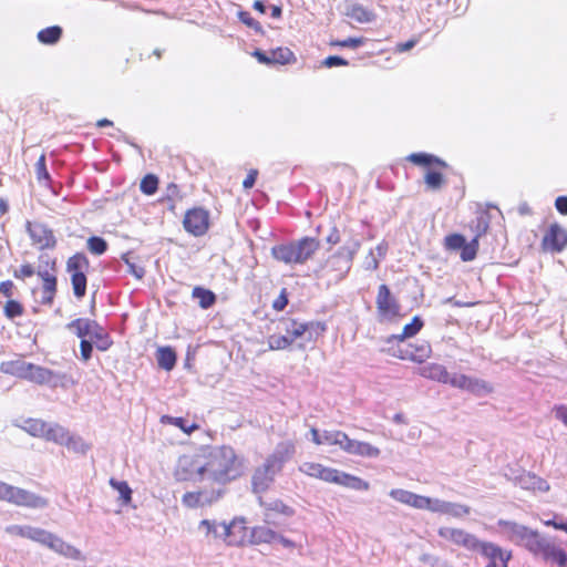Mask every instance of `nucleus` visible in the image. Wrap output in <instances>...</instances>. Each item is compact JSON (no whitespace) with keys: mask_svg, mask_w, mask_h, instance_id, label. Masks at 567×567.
Segmentation results:
<instances>
[{"mask_svg":"<svg viewBox=\"0 0 567 567\" xmlns=\"http://www.w3.org/2000/svg\"><path fill=\"white\" fill-rule=\"evenodd\" d=\"M281 473V470L275 466L269 461L265 460V462L258 466L251 476V487L255 493H264L270 488L275 478L278 474Z\"/></svg>","mask_w":567,"mask_h":567,"instance_id":"18","label":"nucleus"},{"mask_svg":"<svg viewBox=\"0 0 567 567\" xmlns=\"http://www.w3.org/2000/svg\"><path fill=\"white\" fill-rule=\"evenodd\" d=\"M161 422L164 424H172V425L181 429L185 434H188V435L199 429V425L197 423H188L183 417L163 415L161 417Z\"/></svg>","mask_w":567,"mask_h":567,"instance_id":"43","label":"nucleus"},{"mask_svg":"<svg viewBox=\"0 0 567 567\" xmlns=\"http://www.w3.org/2000/svg\"><path fill=\"white\" fill-rule=\"evenodd\" d=\"M279 535L268 526H255L250 529V542L255 544L272 543Z\"/></svg>","mask_w":567,"mask_h":567,"instance_id":"34","label":"nucleus"},{"mask_svg":"<svg viewBox=\"0 0 567 567\" xmlns=\"http://www.w3.org/2000/svg\"><path fill=\"white\" fill-rule=\"evenodd\" d=\"M265 509V522L267 524H275L276 517L282 515L290 517L295 515V509L290 505L286 504L282 499H274L268 503H261Z\"/></svg>","mask_w":567,"mask_h":567,"instance_id":"25","label":"nucleus"},{"mask_svg":"<svg viewBox=\"0 0 567 567\" xmlns=\"http://www.w3.org/2000/svg\"><path fill=\"white\" fill-rule=\"evenodd\" d=\"M48 268L47 269H39L35 271L38 277L41 279V282H47L51 280H56V261L55 259H51L47 262Z\"/></svg>","mask_w":567,"mask_h":567,"instance_id":"53","label":"nucleus"},{"mask_svg":"<svg viewBox=\"0 0 567 567\" xmlns=\"http://www.w3.org/2000/svg\"><path fill=\"white\" fill-rule=\"evenodd\" d=\"M440 537L470 550H476L478 539L461 528L440 527L437 530Z\"/></svg>","mask_w":567,"mask_h":567,"instance_id":"19","label":"nucleus"},{"mask_svg":"<svg viewBox=\"0 0 567 567\" xmlns=\"http://www.w3.org/2000/svg\"><path fill=\"white\" fill-rule=\"evenodd\" d=\"M41 545L54 550L55 553L71 559H81L82 553L74 546L65 543L56 535L45 530Z\"/></svg>","mask_w":567,"mask_h":567,"instance_id":"22","label":"nucleus"},{"mask_svg":"<svg viewBox=\"0 0 567 567\" xmlns=\"http://www.w3.org/2000/svg\"><path fill=\"white\" fill-rule=\"evenodd\" d=\"M419 374L425 379H430L440 383H447L449 371L440 363H430L419 369Z\"/></svg>","mask_w":567,"mask_h":567,"instance_id":"31","label":"nucleus"},{"mask_svg":"<svg viewBox=\"0 0 567 567\" xmlns=\"http://www.w3.org/2000/svg\"><path fill=\"white\" fill-rule=\"evenodd\" d=\"M174 477L177 482L203 483L206 477L203 449L194 455H182L175 466Z\"/></svg>","mask_w":567,"mask_h":567,"instance_id":"6","label":"nucleus"},{"mask_svg":"<svg viewBox=\"0 0 567 567\" xmlns=\"http://www.w3.org/2000/svg\"><path fill=\"white\" fill-rule=\"evenodd\" d=\"M205 473L219 485L236 480L243 473V460L231 446L203 447Z\"/></svg>","mask_w":567,"mask_h":567,"instance_id":"1","label":"nucleus"},{"mask_svg":"<svg viewBox=\"0 0 567 567\" xmlns=\"http://www.w3.org/2000/svg\"><path fill=\"white\" fill-rule=\"evenodd\" d=\"M250 529L244 518H235L228 525H224V539L230 546H240L248 540Z\"/></svg>","mask_w":567,"mask_h":567,"instance_id":"20","label":"nucleus"},{"mask_svg":"<svg viewBox=\"0 0 567 567\" xmlns=\"http://www.w3.org/2000/svg\"><path fill=\"white\" fill-rule=\"evenodd\" d=\"M497 524L509 542L524 547L527 551L539 534L536 529H532L511 520L501 519Z\"/></svg>","mask_w":567,"mask_h":567,"instance_id":"12","label":"nucleus"},{"mask_svg":"<svg viewBox=\"0 0 567 567\" xmlns=\"http://www.w3.org/2000/svg\"><path fill=\"white\" fill-rule=\"evenodd\" d=\"M270 55L272 64L286 65L297 61L295 53L289 48L279 47L270 50Z\"/></svg>","mask_w":567,"mask_h":567,"instance_id":"41","label":"nucleus"},{"mask_svg":"<svg viewBox=\"0 0 567 567\" xmlns=\"http://www.w3.org/2000/svg\"><path fill=\"white\" fill-rule=\"evenodd\" d=\"M31 369V363L24 360L17 359L1 363V371L6 374L13 375L19 379L27 380Z\"/></svg>","mask_w":567,"mask_h":567,"instance_id":"30","label":"nucleus"},{"mask_svg":"<svg viewBox=\"0 0 567 567\" xmlns=\"http://www.w3.org/2000/svg\"><path fill=\"white\" fill-rule=\"evenodd\" d=\"M158 188V178L154 174L145 175L140 184V189L143 194L151 196L157 192Z\"/></svg>","mask_w":567,"mask_h":567,"instance_id":"50","label":"nucleus"},{"mask_svg":"<svg viewBox=\"0 0 567 567\" xmlns=\"http://www.w3.org/2000/svg\"><path fill=\"white\" fill-rule=\"evenodd\" d=\"M296 445L292 441L279 442L275 451L266 460L282 471L285 464L293 457Z\"/></svg>","mask_w":567,"mask_h":567,"instance_id":"24","label":"nucleus"},{"mask_svg":"<svg viewBox=\"0 0 567 567\" xmlns=\"http://www.w3.org/2000/svg\"><path fill=\"white\" fill-rule=\"evenodd\" d=\"M534 557L557 567H567V551L540 533L528 550Z\"/></svg>","mask_w":567,"mask_h":567,"instance_id":"9","label":"nucleus"},{"mask_svg":"<svg viewBox=\"0 0 567 567\" xmlns=\"http://www.w3.org/2000/svg\"><path fill=\"white\" fill-rule=\"evenodd\" d=\"M390 496L405 505L417 509H427L431 512H447L452 505L440 499H432L427 496L414 494L410 491L395 488L390 492Z\"/></svg>","mask_w":567,"mask_h":567,"instance_id":"11","label":"nucleus"},{"mask_svg":"<svg viewBox=\"0 0 567 567\" xmlns=\"http://www.w3.org/2000/svg\"><path fill=\"white\" fill-rule=\"evenodd\" d=\"M21 429L33 437L44 439L49 423L41 419L29 417L23 421Z\"/></svg>","mask_w":567,"mask_h":567,"instance_id":"32","label":"nucleus"},{"mask_svg":"<svg viewBox=\"0 0 567 567\" xmlns=\"http://www.w3.org/2000/svg\"><path fill=\"white\" fill-rule=\"evenodd\" d=\"M360 249V243L352 239L341 246L326 261V268L329 272H333L337 279H342L350 270L354 256Z\"/></svg>","mask_w":567,"mask_h":567,"instance_id":"8","label":"nucleus"},{"mask_svg":"<svg viewBox=\"0 0 567 567\" xmlns=\"http://www.w3.org/2000/svg\"><path fill=\"white\" fill-rule=\"evenodd\" d=\"M346 453L364 457H378L381 452L377 446H373L369 442L349 439L346 446Z\"/></svg>","mask_w":567,"mask_h":567,"instance_id":"28","label":"nucleus"},{"mask_svg":"<svg viewBox=\"0 0 567 567\" xmlns=\"http://www.w3.org/2000/svg\"><path fill=\"white\" fill-rule=\"evenodd\" d=\"M156 359L159 368L171 371L176 364L177 355L173 348L161 347L156 351Z\"/></svg>","mask_w":567,"mask_h":567,"instance_id":"35","label":"nucleus"},{"mask_svg":"<svg viewBox=\"0 0 567 567\" xmlns=\"http://www.w3.org/2000/svg\"><path fill=\"white\" fill-rule=\"evenodd\" d=\"M471 229L474 233L473 239L480 241V238L483 237L489 229V215L487 212H480L476 218L470 225Z\"/></svg>","mask_w":567,"mask_h":567,"instance_id":"38","label":"nucleus"},{"mask_svg":"<svg viewBox=\"0 0 567 567\" xmlns=\"http://www.w3.org/2000/svg\"><path fill=\"white\" fill-rule=\"evenodd\" d=\"M313 324V322H299L291 319L289 326L286 328L287 336L288 338H291V342H293L312 328Z\"/></svg>","mask_w":567,"mask_h":567,"instance_id":"46","label":"nucleus"},{"mask_svg":"<svg viewBox=\"0 0 567 567\" xmlns=\"http://www.w3.org/2000/svg\"><path fill=\"white\" fill-rule=\"evenodd\" d=\"M321 64L326 68H333V66H347L349 65V61L338 56V55H330L326 58Z\"/></svg>","mask_w":567,"mask_h":567,"instance_id":"61","label":"nucleus"},{"mask_svg":"<svg viewBox=\"0 0 567 567\" xmlns=\"http://www.w3.org/2000/svg\"><path fill=\"white\" fill-rule=\"evenodd\" d=\"M291 338L285 336H270L268 338V347L270 350H282L291 344Z\"/></svg>","mask_w":567,"mask_h":567,"instance_id":"55","label":"nucleus"},{"mask_svg":"<svg viewBox=\"0 0 567 567\" xmlns=\"http://www.w3.org/2000/svg\"><path fill=\"white\" fill-rule=\"evenodd\" d=\"M299 471L308 477L323 481L330 484L341 485L355 491H368L370 484L361 477L324 466L321 463L308 461L299 466Z\"/></svg>","mask_w":567,"mask_h":567,"instance_id":"2","label":"nucleus"},{"mask_svg":"<svg viewBox=\"0 0 567 567\" xmlns=\"http://www.w3.org/2000/svg\"><path fill=\"white\" fill-rule=\"evenodd\" d=\"M406 161L426 169L424 174L426 189L437 192L445 186L444 171L449 168V164L442 158L429 153H412Z\"/></svg>","mask_w":567,"mask_h":567,"instance_id":"4","label":"nucleus"},{"mask_svg":"<svg viewBox=\"0 0 567 567\" xmlns=\"http://www.w3.org/2000/svg\"><path fill=\"white\" fill-rule=\"evenodd\" d=\"M17 506L42 508L48 506V499L27 489L13 486L10 502Z\"/></svg>","mask_w":567,"mask_h":567,"instance_id":"23","label":"nucleus"},{"mask_svg":"<svg viewBox=\"0 0 567 567\" xmlns=\"http://www.w3.org/2000/svg\"><path fill=\"white\" fill-rule=\"evenodd\" d=\"M349 435L339 430L323 431L322 442L326 445H338L342 451L346 452V446L349 442Z\"/></svg>","mask_w":567,"mask_h":567,"instance_id":"36","label":"nucleus"},{"mask_svg":"<svg viewBox=\"0 0 567 567\" xmlns=\"http://www.w3.org/2000/svg\"><path fill=\"white\" fill-rule=\"evenodd\" d=\"M542 246L545 250L561 251L567 246V231L559 224H551L543 237Z\"/></svg>","mask_w":567,"mask_h":567,"instance_id":"21","label":"nucleus"},{"mask_svg":"<svg viewBox=\"0 0 567 567\" xmlns=\"http://www.w3.org/2000/svg\"><path fill=\"white\" fill-rule=\"evenodd\" d=\"M93 346L90 341L83 339L80 343V352L83 361H87L92 355Z\"/></svg>","mask_w":567,"mask_h":567,"instance_id":"64","label":"nucleus"},{"mask_svg":"<svg viewBox=\"0 0 567 567\" xmlns=\"http://www.w3.org/2000/svg\"><path fill=\"white\" fill-rule=\"evenodd\" d=\"M423 320L419 316H415L410 323L403 327L401 333L391 336L389 338V341L395 340L398 342H403L405 339L412 338L415 334H417L423 328Z\"/></svg>","mask_w":567,"mask_h":567,"instance_id":"33","label":"nucleus"},{"mask_svg":"<svg viewBox=\"0 0 567 567\" xmlns=\"http://www.w3.org/2000/svg\"><path fill=\"white\" fill-rule=\"evenodd\" d=\"M87 249L93 255H102L107 250V243L99 236H92L86 241Z\"/></svg>","mask_w":567,"mask_h":567,"instance_id":"51","label":"nucleus"},{"mask_svg":"<svg viewBox=\"0 0 567 567\" xmlns=\"http://www.w3.org/2000/svg\"><path fill=\"white\" fill-rule=\"evenodd\" d=\"M467 391L476 396H481L493 393L494 386L486 380L472 377Z\"/></svg>","mask_w":567,"mask_h":567,"instance_id":"44","label":"nucleus"},{"mask_svg":"<svg viewBox=\"0 0 567 567\" xmlns=\"http://www.w3.org/2000/svg\"><path fill=\"white\" fill-rule=\"evenodd\" d=\"M364 43L363 38H348L341 41H337L334 44L342 48L355 49Z\"/></svg>","mask_w":567,"mask_h":567,"instance_id":"63","label":"nucleus"},{"mask_svg":"<svg viewBox=\"0 0 567 567\" xmlns=\"http://www.w3.org/2000/svg\"><path fill=\"white\" fill-rule=\"evenodd\" d=\"M478 246L480 244L476 239H472L470 243L465 241L464 246L461 248V259L463 261L474 260L477 255Z\"/></svg>","mask_w":567,"mask_h":567,"instance_id":"52","label":"nucleus"},{"mask_svg":"<svg viewBox=\"0 0 567 567\" xmlns=\"http://www.w3.org/2000/svg\"><path fill=\"white\" fill-rule=\"evenodd\" d=\"M288 305L287 289L284 288L279 296L272 302V309L276 311H282Z\"/></svg>","mask_w":567,"mask_h":567,"instance_id":"62","label":"nucleus"},{"mask_svg":"<svg viewBox=\"0 0 567 567\" xmlns=\"http://www.w3.org/2000/svg\"><path fill=\"white\" fill-rule=\"evenodd\" d=\"M465 241V237L461 234H450L444 239L445 247L450 250H461Z\"/></svg>","mask_w":567,"mask_h":567,"instance_id":"56","label":"nucleus"},{"mask_svg":"<svg viewBox=\"0 0 567 567\" xmlns=\"http://www.w3.org/2000/svg\"><path fill=\"white\" fill-rule=\"evenodd\" d=\"M209 224V213L202 207L190 208L184 215L183 226L188 234L195 237L205 235Z\"/></svg>","mask_w":567,"mask_h":567,"instance_id":"16","label":"nucleus"},{"mask_svg":"<svg viewBox=\"0 0 567 567\" xmlns=\"http://www.w3.org/2000/svg\"><path fill=\"white\" fill-rule=\"evenodd\" d=\"M65 268L70 276L73 295L82 299L86 295L89 258L83 252H76L68 258Z\"/></svg>","mask_w":567,"mask_h":567,"instance_id":"7","label":"nucleus"},{"mask_svg":"<svg viewBox=\"0 0 567 567\" xmlns=\"http://www.w3.org/2000/svg\"><path fill=\"white\" fill-rule=\"evenodd\" d=\"M32 246L39 250H53L56 248L58 240L54 231L44 223L28 220L25 223Z\"/></svg>","mask_w":567,"mask_h":567,"instance_id":"13","label":"nucleus"},{"mask_svg":"<svg viewBox=\"0 0 567 567\" xmlns=\"http://www.w3.org/2000/svg\"><path fill=\"white\" fill-rule=\"evenodd\" d=\"M16 292V285L12 280H4L0 282V293L7 298V300L13 299Z\"/></svg>","mask_w":567,"mask_h":567,"instance_id":"60","label":"nucleus"},{"mask_svg":"<svg viewBox=\"0 0 567 567\" xmlns=\"http://www.w3.org/2000/svg\"><path fill=\"white\" fill-rule=\"evenodd\" d=\"M69 328L74 330L75 334L82 340L91 334L93 328H99L97 323L90 319L78 318L69 323Z\"/></svg>","mask_w":567,"mask_h":567,"instance_id":"40","label":"nucleus"},{"mask_svg":"<svg viewBox=\"0 0 567 567\" xmlns=\"http://www.w3.org/2000/svg\"><path fill=\"white\" fill-rule=\"evenodd\" d=\"M37 181L45 186L49 185L50 174L47 169L45 154H41L34 165Z\"/></svg>","mask_w":567,"mask_h":567,"instance_id":"48","label":"nucleus"},{"mask_svg":"<svg viewBox=\"0 0 567 567\" xmlns=\"http://www.w3.org/2000/svg\"><path fill=\"white\" fill-rule=\"evenodd\" d=\"M58 292V279L41 282V305L52 306Z\"/></svg>","mask_w":567,"mask_h":567,"instance_id":"45","label":"nucleus"},{"mask_svg":"<svg viewBox=\"0 0 567 567\" xmlns=\"http://www.w3.org/2000/svg\"><path fill=\"white\" fill-rule=\"evenodd\" d=\"M375 307L382 320L391 321L401 317V305L385 284L378 288Z\"/></svg>","mask_w":567,"mask_h":567,"instance_id":"14","label":"nucleus"},{"mask_svg":"<svg viewBox=\"0 0 567 567\" xmlns=\"http://www.w3.org/2000/svg\"><path fill=\"white\" fill-rule=\"evenodd\" d=\"M24 311L25 309L23 303L16 299L7 300L3 305V315L9 320L23 316Z\"/></svg>","mask_w":567,"mask_h":567,"instance_id":"47","label":"nucleus"},{"mask_svg":"<svg viewBox=\"0 0 567 567\" xmlns=\"http://www.w3.org/2000/svg\"><path fill=\"white\" fill-rule=\"evenodd\" d=\"M35 275V269L31 264H23L18 269H14L13 277L19 280L31 278Z\"/></svg>","mask_w":567,"mask_h":567,"instance_id":"58","label":"nucleus"},{"mask_svg":"<svg viewBox=\"0 0 567 567\" xmlns=\"http://www.w3.org/2000/svg\"><path fill=\"white\" fill-rule=\"evenodd\" d=\"M110 485L116 489L120 494V498L124 504H128L132 501V489L125 481H116L115 478L110 480Z\"/></svg>","mask_w":567,"mask_h":567,"instance_id":"49","label":"nucleus"},{"mask_svg":"<svg viewBox=\"0 0 567 567\" xmlns=\"http://www.w3.org/2000/svg\"><path fill=\"white\" fill-rule=\"evenodd\" d=\"M192 297L198 299V303L203 309H208L216 302V295L212 290L199 286L193 289Z\"/></svg>","mask_w":567,"mask_h":567,"instance_id":"42","label":"nucleus"},{"mask_svg":"<svg viewBox=\"0 0 567 567\" xmlns=\"http://www.w3.org/2000/svg\"><path fill=\"white\" fill-rule=\"evenodd\" d=\"M476 550L488 560L485 567H508V563L512 559L511 550H505L491 542L478 540Z\"/></svg>","mask_w":567,"mask_h":567,"instance_id":"17","label":"nucleus"},{"mask_svg":"<svg viewBox=\"0 0 567 567\" xmlns=\"http://www.w3.org/2000/svg\"><path fill=\"white\" fill-rule=\"evenodd\" d=\"M239 19L243 23H245L247 27L254 29L257 32L262 33L261 24L255 20L249 12H240Z\"/></svg>","mask_w":567,"mask_h":567,"instance_id":"59","label":"nucleus"},{"mask_svg":"<svg viewBox=\"0 0 567 567\" xmlns=\"http://www.w3.org/2000/svg\"><path fill=\"white\" fill-rule=\"evenodd\" d=\"M6 533L41 544L45 535V529L28 525H10L6 527Z\"/></svg>","mask_w":567,"mask_h":567,"instance_id":"27","label":"nucleus"},{"mask_svg":"<svg viewBox=\"0 0 567 567\" xmlns=\"http://www.w3.org/2000/svg\"><path fill=\"white\" fill-rule=\"evenodd\" d=\"M63 30L59 25H52L40 30L37 34L39 42L47 45L55 44L60 41Z\"/></svg>","mask_w":567,"mask_h":567,"instance_id":"39","label":"nucleus"},{"mask_svg":"<svg viewBox=\"0 0 567 567\" xmlns=\"http://www.w3.org/2000/svg\"><path fill=\"white\" fill-rule=\"evenodd\" d=\"M392 355L400 360H408L421 364L431 358L432 347L426 340H416L404 347H399L392 352Z\"/></svg>","mask_w":567,"mask_h":567,"instance_id":"15","label":"nucleus"},{"mask_svg":"<svg viewBox=\"0 0 567 567\" xmlns=\"http://www.w3.org/2000/svg\"><path fill=\"white\" fill-rule=\"evenodd\" d=\"M471 379H472V377L463 374V373L453 374V375H451L449 373V381L446 384H450L451 386L460 389V390L467 391L468 386H470Z\"/></svg>","mask_w":567,"mask_h":567,"instance_id":"54","label":"nucleus"},{"mask_svg":"<svg viewBox=\"0 0 567 567\" xmlns=\"http://www.w3.org/2000/svg\"><path fill=\"white\" fill-rule=\"evenodd\" d=\"M320 241L312 237H303L296 241L280 244L271 249L275 259L285 264H305L319 249Z\"/></svg>","mask_w":567,"mask_h":567,"instance_id":"3","label":"nucleus"},{"mask_svg":"<svg viewBox=\"0 0 567 567\" xmlns=\"http://www.w3.org/2000/svg\"><path fill=\"white\" fill-rule=\"evenodd\" d=\"M197 489L188 491L182 496V504L187 508L210 506L218 502L225 493V486L206 476L197 483Z\"/></svg>","mask_w":567,"mask_h":567,"instance_id":"5","label":"nucleus"},{"mask_svg":"<svg viewBox=\"0 0 567 567\" xmlns=\"http://www.w3.org/2000/svg\"><path fill=\"white\" fill-rule=\"evenodd\" d=\"M518 485L520 488L530 491V492H539L546 493L550 489V486L546 480L536 475L535 473L527 472L517 477Z\"/></svg>","mask_w":567,"mask_h":567,"instance_id":"26","label":"nucleus"},{"mask_svg":"<svg viewBox=\"0 0 567 567\" xmlns=\"http://www.w3.org/2000/svg\"><path fill=\"white\" fill-rule=\"evenodd\" d=\"M94 337L96 338V340H95L96 348L100 351H106L111 347L112 341L109 338V336L103 332L102 328H100V327L97 328V331L94 333Z\"/></svg>","mask_w":567,"mask_h":567,"instance_id":"57","label":"nucleus"},{"mask_svg":"<svg viewBox=\"0 0 567 567\" xmlns=\"http://www.w3.org/2000/svg\"><path fill=\"white\" fill-rule=\"evenodd\" d=\"M346 16L358 23H370L375 20L374 11L360 3L348 4Z\"/></svg>","mask_w":567,"mask_h":567,"instance_id":"29","label":"nucleus"},{"mask_svg":"<svg viewBox=\"0 0 567 567\" xmlns=\"http://www.w3.org/2000/svg\"><path fill=\"white\" fill-rule=\"evenodd\" d=\"M44 440L65 446L69 451L78 454H85L91 449V445L82 437L72 434L69 429L59 423H49Z\"/></svg>","mask_w":567,"mask_h":567,"instance_id":"10","label":"nucleus"},{"mask_svg":"<svg viewBox=\"0 0 567 567\" xmlns=\"http://www.w3.org/2000/svg\"><path fill=\"white\" fill-rule=\"evenodd\" d=\"M28 375H29L27 378L28 381L34 382L38 384L50 383L54 378L53 371H51L47 368L40 367V365H35L33 363H31V369H30V372Z\"/></svg>","mask_w":567,"mask_h":567,"instance_id":"37","label":"nucleus"}]
</instances>
